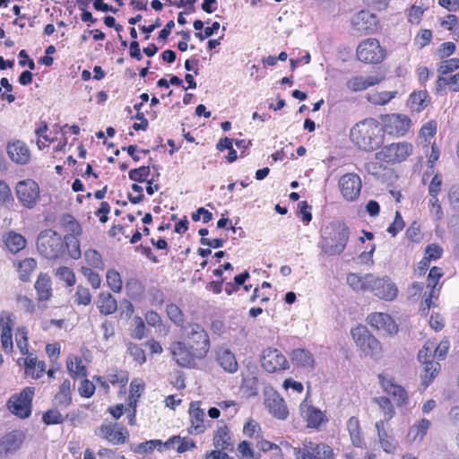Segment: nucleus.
<instances>
[{"label":"nucleus","instance_id":"17","mask_svg":"<svg viewBox=\"0 0 459 459\" xmlns=\"http://www.w3.org/2000/svg\"><path fill=\"white\" fill-rule=\"evenodd\" d=\"M378 25L377 16L367 10L359 11L351 19V27L358 36L375 32Z\"/></svg>","mask_w":459,"mask_h":459},{"label":"nucleus","instance_id":"56","mask_svg":"<svg viewBox=\"0 0 459 459\" xmlns=\"http://www.w3.org/2000/svg\"><path fill=\"white\" fill-rule=\"evenodd\" d=\"M440 288L441 287L438 289H429V292L423 294L420 308L424 313L427 314L431 307H437L433 299H437Z\"/></svg>","mask_w":459,"mask_h":459},{"label":"nucleus","instance_id":"12","mask_svg":"<svg viewBox=\"0 0 459 459\" xmlns=\"http://www.w3.org/2000/svg\"><path fill=\"white\" fill-rule=\"evenodd\" d=\"M14 190L17 200L26 209H34L40 201L39 185L32 178L18 181Z\"/></svg>","mask_w":459,"mask_h":459},{"label":"nucleus","instance_id":"26","mask_svg":"<svg viewBox=\"0 0 459 459\" xmlns=\"http://www.w3.org/2000/svg\"><path fill=\"white\" fill-rule=\"evenodd\" d=\"M351 445L356 448H366V440L360 420L356 416L350 417L345 424Z\"/></svg>","mask_w":459,"mask_h":459},{"label":"nucleus","instance_id":"54","mask_svg":"<svg viewBox=\"0 0 459 459\" xmlns=\"http://www.w3.org/2000/svg\"><path fill=\"white\" fill-rule=\"evenodd\" d=\"M15 302L17 307L25 313L32 315L36 312L37 303L27 295L17 294Z\"/></svg>","mask_w":459,"mask_h":459},{"label":"nucleus","instance_id":"53","mask_svg":"<svg viewBox=\"0 0 459 459\" xmlns=\"http://www.w3.org/2000/svg\"><path fill=\"white\" fill-rule=\"evenodd\" d=\"M55 276L64 281L67 287H73L76 282L75 273L68 266H59L55 272Z\"/></svg>","mask_w":459,"mask_h":459},{"label":"nucleus","instance_id":"20","mask_svg":"<svg viewBox=\"0 0 459 459\" xmlns=\"http://www.w3.org/2000/svg\"><path fill=\"white\" fill-rule=\"evenodd\" d=\"M377 377L383 391L393 398L396 406L402 407L408 403L409 396L404 387L383 373L379 374Z\"/></svg>","mask_w":459,"mask_h":459},{"label":"nucleus","instance_id":"25","mask_svg":"<svg viewBox=\"0 0 459 459\" xmlns=\"http://www.w3.org/2000/svg\"><path fill=\"white\" fill-rule=\"evenodd\" d=\"M369 291L381 299L390 301L396 298L398 289L390 278H378L372 275Z\"/></svg>","mask_w":459,"mask_h":459},{"label":"nucleus","instance_id":"47","mask_svg":"<svg viewBox=\"0 0 459 459\" xmlns=\"http://www.w3.org/2000/svg\"><path fill=\"white\" fill-rule=\"evenodd\" d=\"M15 342L22 355L31 352L29 350V331L26 326H19L16 328Z\"/></svg>","mask_w":459,"mask_h":459},{"label":"nucleus","instance_id":"32","mask_svg":"<svg viewBox=\"0 0 459 459\" xmlns=\"http://www.w3.org/2000/svg\"><path fill=\"white\" fill-rule=\"evenodd\" d=\"M431 103V97L426 90L412 91L408 100L407 106L411 112L420 113L426 109Z\"/></svg>","mask_w":459,"mask_h":459},{"label":"nucleus","instance_id":"19","mask_svg":"<svg viewBox=\"0 0 459 459\" xmlns=\"http://www.w3.org/2000/svg\"><path fill=\"white\" fill-rule=\"evenodd\" d=\"M261 365L265 371L270 373L289 368V362L286 357L274 348H268L263 351Z\"/></svg>","mask_w":459,"mask_h":459},{"label":"nucleus","instance_id":"24","mask_svg":"<svg viewBox=\"0 0 459 459\" xmlns=\"http://www.w3.org/2000/svg\"><path fill=\"white\" fill-rule=\"evenodd\" d=\"M367 323L376 331L384 332L388 335H394L398 333L399 327L394 318L382 312L370 313L367 318Z\"/></svg>","mask_w":459,"mask_h":459},{"label":"nucleus","instance_id":"8","mask_svg":"<svg viewBox=\"0 0 459 459\" xmlns=\"http://www.w3.org/2000/svg\"><path fill=\"white\" fill-rule=\"evenodd\" d=\"M435 342L428 340L418 352V359L422 365L420 373L421 385L427 388L440 372L439 362L433 359L432 351Z\"/></svg>","mask_w":459,"mask_h":459},{"label":"nucleus","instance_id":"15","mask_svg":"<svg viewBox=\"0 0 459 459\" xmlns=\"http://www.w3.org/2000/svg\"><path fill=\"white\" fill-rule=\"evenodd\" d=\"M294 456L296 459H334L330 446L312 441L303 443L302 447H295Z\"/></svg>","mask_w":459,"mask_h":459},{"label":"nucleus","instance_id":"60","mask_svg":"<svg viewBox=\"0 0 459 459\" xmlns=\"http://www.w3.org/2000/svg\"><path fill=\"white\" fill-rule=\"evenodd\" d=\"M74 302L77 305L88 306L91 302V294L90 290L83 286L78 285L74 294Z\"/></svg>","mask_w":459,"mask_h":459},{"label":"nucleus","instance_id":"11","mask_svg":"<svg viewBox=\"0 0 459 459\" xmlns=\"http://www.w3.org/2000/svg\"><path fill=\"white\" fill-rule=\"evenodd\" d=\"M34 394L35 388L26 386L20 393L11 395L6 403L7 409L20 419L29 418L32 411Z\"/></svg>","mask_w":459,"mask_h":459},{"label":"nucleus","instance_id":"49","mask_svg":"<svg viewBox=\"0 0 459 459\" xmlns=\"http://www.w3.org/2000/svg\"><path fill=\"white\" fill-rule=\"evenodd\" d=\"M99 270L93 269L90 266H81L80 273L86 278L87 281L92 287L97 290L101 286L102 279Z\"/></svg>","mask_w":459,"mask_h":459},{"label":"nucleus","instance_id":"41","mask_svg":"<svg viewBox=\"0 0 459 459\" xmlns=\"http://www.w3.org/2000/svg\"><path fill=\"white\" fill-rule=\"evenodd\" d=\"M83 263L82 266H90L99 271L105 270V262L102 255L94 248H88L84 251Z\"/></svg>","mask_w":459,"mask_h":459},{"label":"nucleus","instance_id":"39","mask_svg":"<svg viewBox=\"0 0 459 459\" xmlns=\"http://www.w3.org/2000/svg\"><path fill=\"white\" fill-rule=\"evenodd\" d=\"M13 265L18 273L19 279L22 281L27 282L30 281L32 273L37 269L38 263L36 259L27 257L14 262Z\"/></svg>","mask_w":459,"mask_h":459},{"label":"nucleus","instance_id":"4","mask_svg":"<svg viewBox=\"0 0 459 459\" xmlns=\"http://www.w3.org/2000/svg\"><path fill=\"white\" fill-rule=\"evenodd\" d=\"M36 247L43 257L49 260H56L67 255L65 239L52 229H47L39 232Z\"/></svg>","mask_w":459,"mask_h":459},{"label":"nucleus","instance_id":"14","mask_svg":"<svg viewBox=\"0 0 459 459\" xmlns=\"http://www.w3.org/2000/svg\"><path fill=\"white\" fill-rule=\"evenodd\" d=\"M211 427L210 420L205 419L204 410L201 408V402H191L188 408V426L186 429L188 435H202Z\"/></svg>","mask_w":459,"mask_h":459},{"label":"nucleus","instance_id":"43","mask_svg":"<svg viewBox=\"0 0 459 459\" xmlns=\"http://www.w3.org/2000/svg\"><path fill=\"white\" fill-rule=\"evenodd\" d=\"M55 401L62 407H68L72 403V385L69 379H65L59 385L55 394Z\"/></svg>","mask_w":459,"mask_h":459},{"label":"nucleus","instance_id":"5","mask_svg":"<svg viewBox=\"0 0 459 459\" xmlns=\"http://www.w3.org/2000/svg\"><path fill=\"white\" fill-rule=\"evenodd\" d=\"M414 147L407 141L391 143L382 146L375 153V159L381 164L394 165L402 163L413 153Z\"/></svg>","mask_w":459,"mask_h":459},{"label":"nucleus","instance_id":"61","mask_svg":"<svg viewBox=\"0 0 459 459\" xmlns=\"http://www.w3.org/2000/svg\"><path fill=\"white\" fill-rule=\"evenodd\" d=\"M151 174V169L149 166H142L137 169H133L129 171L128 177L132 181L134 182H145L147 181Z\"/></svg>","mask_w":459,"mask_h":459},{"label":"nucleus","instance_id":"22","mask_svg":"<svg viewBox=\"0 0 459 459\" xmlns=\"http://www.w3.org/2000/svg\"><path fill=\"white\" fill-rule=\"evenodd\" d=\"M264 404L269 413L277 420H286L290 414L285 400L276 391L273 390L264 394Z\"/></svg>","mask_w":459,"mask_h":459},{"label":"nucleus","instance_id":"16","mask_svg":"<svg viewBox=\"0 0 459 459\" xmlns=\"http://www.w3.org/2000/svg\"><path fill=\"white\" fill-rule=\"evenodd\" d=\"M338 187L344 200L353 202L360 195L362 181L357 173H346L339 178Z\"/></svg>","mask_w":459,"mask_h":459},{"label":"nucleus","instance_id":"45","mask_svg":"<svg viewBox=\"0 0 459 459\" xmlns=\"http://www.w3.org/2000/svg\"><path fill=\"white\" fill-rule=\"evenodd\" d=\"M129 387V395L126 399V405L129 407H137V403L144 389V384L142 380L134 378L131 381Z\"/></svg>","mask_w":459,"mask_h":459},{"label":"nucleus","instance_id":"62","mask_svg":"<svg viewBox=\"0 0 459 459\" xmlns=\"http://www.w3.org/2000/svg\"><path fill=\"white\" fill-rule=\"evenodd\" d=\"M65 420L63 415L56 409H49L45 411L42 415V421L46 425H56L61 424Z\"/></svg>","mask_w":459,"mask_h":459},{"label":"nucleus","instance_id":"58","mask_svg":"<svg viewBox=\"0 0 459 459\" xmlns=\"http://www.w3.org/2000/svg\"><path fill=\"white\" fill-rule=\"evenodd\" d=\"M433 39V32L429 29L420 30L414 37V45L421 49L426 46L429 45Z\"/></svg>","mask_w":459,"mask_h":459},{"label":"nucleus","instance_id":"36","mask_svg":"<svg viewBox=\"0 0 459 459\" xmlns=\"http://www.w3.org/2000/svg\"><path fill=\"white\" fill-rule=\"evenodd\" d=\"M3 241L6 248L12 254H17L23 250L27 245V239L21 233L10 230L3 237Z\"/></svg>","mask_w":459,"mask_h":459},{"label":"nucleus","instance_id":"2","mask_svg":"<svg viewBox=\"0 0 459 459\" xmlns=\"http://www.w3.org/2000/svg\"><path fill=\"white\" fill-rule=\"evenodd\" d=\"M349 137L358 149L366 152L378 149L385 141L383 128L374 117H366L354 124Z\"/></svg>","mask_w":459,"mask_h":459},{"label":"nucleus","instance_id":"9","mask_svg":"<svg viewBox=\"0 0 459 459\" xmlns=\"http://www.w3.org/2000/svg\"><path fill=\"white\" fill-rule=\"evenodd\" d=\"M379 119L384 135L386 134L392 137H403L406 135L412 125L410 117L402 113L382 114Z\"/></svg>","mask_w":459,"mask_h":459},{"label":"nucleus","instance_id":"29","mask_svg":"<svg viewBox=\"0 0 459 459\" xmlns=\"http://www.w3.org/2000/svg\"><path fill=\"white\" fill-rule=\"evenodd\" d=\"M290 359L296 368L311 371L315 368V358L312 352L306 349H293L290 353Z\"/></svg>","mask_w":459,"mask_h":459},{"label":"nucleus","instance_id":"40","mask_svg":"<svg viewBox=\"0 0 459 459\" xmlns=\"http://www.w3.org/2000/svg\"><path fill=\"white\" fill-rule=\"evenodd\" d=\"M131 451L137 455H148L152 453L155 449L159 452L167 450L165 448V442L160 439H151L137 445L132 444L130 446Z\"/></svg>","mask_w":459,"mask_h":459},{"label":"nucleus","instance_id":"27","mask_svg":"<svg viewBox=\"0 0 459 459\" xmlns=\"http://www.w3.org/2000/svg\"><path fill=\"white\" fill-rule=\"evenodd\" d=\"M385 427L386 424H385L384 420H378L375 423L378 442L384 452L386 454H394L399 443L394 435L386 430Z\"/></svg>","mask_w":459,"mask_h":459},{"label":"nucleus","instance_id":"55","mask_svg":"<svg viewBox=\"0 0 459 459\" xmlns=\"http://www.w3.org/2000/svg\"><path fill=\"white\" fill-rule=\"evenodd\" d=\"M408 240L413 244H420L423 240V233L421 232V225L413 221L405 231Z\"/></svg>","mask_w":459,"mask_h":459},{"label":"nucleus","instance_id":"37","mask_svg":"<svg viewBox=\"0 0 459 459\" xmlns=\"http://www.w3.org/2000/svg\"><path fill=\"white\" fill-rule=\"evenodd\" d=\"M67 371L74 379L84 378L87 377L88 370L81 357L70 354L65 361Z\"/></svg>","mask_w":459,"mask_h":459},{"label":"nucleus","instance_id":"48","mask_svg":"<svg viewBox=\"0 0 459 459\" xmlns=\"http://www.w3.org/2000/svg\"><path fill=\"white\" fill-rule=\"evenodd\" d=\"M374 402L379 406L384 414L385 424H387L395 415L394 407L391 400L386 396H379L374 398Z\"/></svg>","mask_w":459,"mask_h":459},{"label":"nucleus","instance_id":"38","mask_svg":"<svg viewBox=\"0 0 459 459\" xmlns=\"http://www.w3.org/2000/svg\"><path fill=\"white\" fill-rule=\"evenodd\" d=\"M97 307L101 315L108 316L117 310V301L108 291H101L97 298Z\"/></svg>","mask_w":459,"mask_h":459},{"label":"nucleus","instance_id":"64","mask_svg":"<svg viewBox=\"0 0 459 459\" xmlns=\"http://www.w3.org/2000/svg\"><path fill=\"white\" fill-rule=\"evenodd\" d=\"M459 68V58H446L438 65L437 71L441 74H447L456 71Z\"/></svg>","mask_w":459,"mask_h":459},{"label":"nucleus","instance_id":"34","mask_svg":"<svg viewBox=\"0 0 459 459\" xmlns=\"http://www.w3.org/2000/svg\"><path fill=\"white\" fill-rule=\"evenodd\" d=\"M383 80L384 77L379 75H370L368 77L358 75L347 81V87L351 91H361L380 83Z\"/></svg>","mask_w":459,"mask_h":459},{"label":"nucleus","instance_id":"46","mask_svg":"<svg viewBox=\"0 0 459 459\" xmlns=\"http://www.w3.org/2000/svg\"><path fill=\"white\" fill-rule=\"evenodd\" d=\"M429 427L430 421L427 419H421L410 428L408 437H411L412 441H421L426 436Z\"/></svg>","mask_w":459,"mask_h":459},{"label":"nucleus","instance_id":"1","mask_svg":"<svg viewBox=\"0 0 459 459\" xmlns=\"http://www.w3.org/2000/svg\"><path fill=\"white\" fill-rule=\"evenodd\" d=\"M184 341H175L169 348L173 360L182 368H194L197 361L206 358L211 348L207 331L197 323L188 325Z\"/></svg>","mask_w":459,"mask_h":459},{"label":"nucleus","instance_id":"63","mask_svg":"<svg viewBox=\"0 0 459 459\" xmlns=\"http://www.w3.org/2000/svg\"><path fill=\"white\" fill-rule=\"evenodd\" d=\"M238 451L241 459H260V454L255 453L250 443L246 440L238 445Z\"/></svg>","mask_w":459,"mask_h":459},{"label":"nucleus","instance_id":"21","mask_svg":"<svg viewBox=\"0 0 459 459\" xmlns=\"http://www.w3.org/2000/svg\"><path fill=\"white\" fill-rule=\"evenodd\" d=\"M299 411L308 429H319L328 421L325 411L309 404L307 399L300 403Z\"/></svg>","mask_w":459,"mask_h":459},{"label":"nucleus","instance_id":"52","mask_svg":"<svg viewBox=\"0 0 459 459\" xmlns=\"http://www.w3.org/2000/svg\"><path fill=\"white\" fill-rule=\"evenodd\" d=\"M446 86H448L450 91L454 92L459 91V72L448 78L442 76L437 78L436 84L437 91H440Z\"/></svg>","mask_w":459,"mask_h":459},{"label":"nucleus","instance_id":"10","mask_svg":"<svg viewBox=\"0 0 459 459\" xmlns=\"http://www.w3.org/2000/svg\"><path fill=\"white\" fill-rule=\"evenodd\" d=\"M356 56L361 63L378 65L385 60L386 50L380 45L378 39L368 38L361 40L357 46Z\"/></svg>","mask_w":459,"mask_h":459},{"label":"nucleus","instance_id":"51","mask_svg":"<svg viewBox=\"0 0 459 459\" xmlns=\"http://www.w3.org/2000/svg\"><path fill=\"white\" fill-rule=\"evenodd\" d=\"M106 281L108 288L115 293H120L123 289V281L120 273L115 269H108L106 273Z\"/></svg>","mask_w":459,"mask_h":459},{"label":"nucleus","instance_id":"50","mask_svg":"<svg viewBox=\"0 0 459 459\" xmlns=\"http://www.w3.org/2000/svg\"><path fill=\"white\" fill-rule=\"evenodd\" d=\"M166 313L169 320L178 327H183L186 322L185 315L181 308L174 304H168L166 307Z\"/></svg>","mask_w":459,"mask_h":459},{"label":"nucleus","instance_id":"57","mask_svg":"<svg viewBox=\"0 0 459 459\" xmlns=\"http://www.w3.org/2000/svg\"><path fill=\"white\" fill-rule=\"evenodd\" d=\"M396 91H380L368 96V100L374 105L383 106L390 102L395 96Z\"/></svg>","mask_w":459,"mask_h":459},{"label":"nucleus","instance_id":"7","mask_svg":"<svg viewBox=\"0 0 459 459\" xmlns=\"http://www.w3.org/2000/svg\"><path fill=\"white\" fill-rule=\"evenodd\" d=\"M62 225L67 233L64 236L66 243L67 255L74 260L82 256L80 237L82 235V228L79 221L71 214L62 217Z\"/></svg>","mask_w":459,"mask_h":459},{"label":"nucleus","instance_id":"31","mask_svg":"<svg viewBox=\"0 0 459 459\" xmlns=\"http://www.w3.org/2000/svg\"><path fill=\"white\" fill-rule=\"evenodd\" d=\"M106 377L111 385L118 388L120 394L126 393V386L129 381V372L126 369L112 367L107 370Z\"/></svg>","mask_w":459,"mask_h":459},{"label":"nucleus","instance_id":"6","mask_svg":"<svg viewBox=\"0 0 459 459\" xmlns=\"http://www.w3.org/2000/svg\"><path fill=\"white\" fill-rule=\"evenodd\" d=\"M351 334L356 346L365 356L377 358L382 354L381 342L365 325H358L351 328Z\"/></svg>","mask_w":459,"mask_h":459},{"label":"nucleus","instance_id":"28","mask_svg":"<svg viewBox=\"0 0 459 459\" xmlns=\"http://www.w3.org/2000/svg\"><path fill=\"white\" fill-rule=\"evenodd\" d=\"M34 289L37 294V303L40 305L45 303L53 296L52 281L46 273H40L34 283Z\"/></svg>","mask_w":459,"mask_h":459},{"label":"nucleus","instance_id":"44","mask_svg":"<svg viewBox=\"0 0 459 459\" xmlns=\"http://www.w3.org/2000/svg\"><path fill=\"white\" fill-rule=\"evenodd\" d=\"M127 296L133 300H140L144 296L145 286L136 278L127 280L126 283Z\"/></svg>","mask_w":459,"mask_h":459},{"label":"nucleus","instance_id":"33","mask_svg":"<svg viewBox=\"0 0 459 459\" xmlns=\"http://www.w3.org/2000/svg\"><path fill=\"white\" fill-rule=\"evenodd\" d=\"M167 450H176L178 454H184L196 448V443L189 437L174 435L165 441Z\"/></svg>","mask_w":459,"mask_h":459},{"label":"nucleus","instance_id":"18","mask_svg":"<svg viewBox=\"0 0 459 459\" xmlns=\"http://www.w3.org/2000/svg\"><path fill=\"white\" fill-rule=\"evenodd\" d=\"M6 154L16 165H28L31 161L32 153L30 146L22 140L12 139L6 143Z\"/></svg>","mask_w":459,"mask_h":459},{"label":"nucleus","instance_id":"13","mask_svg":"<svg viewBox=\"0 0 459 459\" xmlns=\"http://www.w3.org/2000/svg\"><path fill=\"white\" fill-rule=\"evenodd\" d=\"M95 435L113 446L125 445L129 441L130 432L117 422L105 421L96 430Z\"/></svg>","mask_w":459,"mask_h":459},{"label":"nucleus","instance_id":"23","mask_svg":"<svg viewBox=\"0 0 459 459\" xmlns=\"http://www.w3.org/2000/svg\"><path fill=\"white\" fill-rule=\"evenodd\" d=\"M17 364L23 368L24 374L32 379H39L46 372V363L38 359L35 351L22 355L17 360Z\"/></svg>","mask_w":459,"mask_h":459},{"label":"nucleus","instance_id":"3","mask_svg":"<svg viewBox=\"0 0 459 459\" xmlns=\"http://www.w3.org/2000/svg\"><path fill=\"white\" fill-rule=\"evenodd\" d=\"M350 230L342 221H332L322 227L318 247L328 256L339 255L346 248Z\"/></svg>","mask_w":459,"mask_h":459},{"label":"nucleus","instance_id":"30","mask_svg":"<svg viewBox=\"0 0 459 459\" xmlns=\"http://www.w3.org/2000/svg\"><path fill=\"white\" fill-rule=\"evenodd\" d=\"M212 444L215 448L222 449L225 451H232L234 442L231 437L230 430L227 424L222 422L218 426L213 433Z\"/></svg>","mask_w":459,"mask_h":459},{"label":"nucleus","instance_id":"42","mask_svg":"<svg viewBox=\"0 0 459 459\" xmlns=\"http://www.w3.org/2000/svg\"><path fill=\"white\" fill-rule=\"evenodd\" d=\"M373 274H366L361 276L357 273H349L347 276V283L356 291H369L370 282Z\"/></svg>","mask_w":459,"mask_h":459},{"label":"nucleus","instance_id":"35","mask_svg":"<svg viewBox=\"0 0 459 459\" xmlns=\"http://www.w3.org/2000/svg\"><path fill=\"white\" fill-rule=\"evenodd\" d=\"M216 360L218 364L228 373H235L238 364L235 354L225 347H219L216 351Z\"/></svg>","mask_w":459,"mask_h":459},{"label":"nucleus","instance_id":"59","mask_svg":"<svg viewBox=\"0 0 459 459\" xmlns=\"http://www.w3.org/2000/svg\"><path fill=\"white\" fill-rule=\"evenodd\" d=\"M250 277L248 271L236 275L234 277V282H227L225 291L228 295L232 294L239 290V287L245 283V281Z\"/></svg>","mask_w":459,"mask_h":459}]
</instances>
